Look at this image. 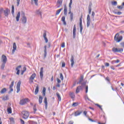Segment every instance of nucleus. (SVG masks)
<instances>
[{
  "label": "nucleus",
  "mask_w": 124,
  "mask_h": 124,
  "mask_svg": "<svg viewBox=\"0 0 124 124\" xmlns=\"http://www.w3.org/2000/svg\"><path fill=\"white\" fill-rule=\"evenodd\" d=\"M57 2H58L59 4H60V5H62V1H60V0H58V1H57Z\"/></svg>",
  "instance_id": "0e129e2a"
},
{
  "label": "nucleus",
  "mask_w": 124,
  "mask_h": 124,
  "mask_svg": "<svg viewBox=\"0 0 124 124\" xmlns=\"http://www.w3.org/2000/svg\"><path fill=\"white\" fill-rule=\"evenodd\" d=\"M106 80L107 81H108V82H110V78H109V77H107L106 78Z\"/></svg>",
  "instance_id": "4d7b16f0"
},
{
  "label": "nucleus",
  "mask_w": 124,
  "mask_h": 124,
  "mask_svg": "<svg viewBox=\"0 0 124 124\" xmlns=\"http://www.w3.org/2000/svg\"><path fill=\"white\" fill-rule=\"evenodd\" d=\"M44 103L45 104V108L47 109L48 107V103L47 102V97H45L44 99Z\"/></svg>",
  "instance_id": "412c9836"
},
{
  "label": "nucleus",
  "mask_w": 124,
  "mask_h": 124,
  "mask_svg": "<svg viewBox=\"0 0 124 124\" xmlns=\"http://www.w3.org/2000/svg\"><path fill=\"white\" fill-rule=\"evenodd\" d=\"M63 12L64 15H65V16H66V15H67V7L66 6V5H64Z\"/></svg>",
  "instance_id": "a211bd4d"
},
{
  "label": "nucleus",
  "mask_w": 124,
  "mask_h": 124,
  "mask_svg": "<svg viewBox=\"0 0 124 124\" xmlns=\"http://www.w3.org/2000/svg\"><path fill=\"white\" fill-rule=\"evenodd\" d=\"M10 121H11L12 123H14V118H11L10 119Z\"/></svg>",
  "instance_id": "6e6d98bb"
},
{
  "label": "nucleus",
  "mask_w": 124,
  "mask_h": 124,
  "mask_svg": "<svg viewBox=\"0 0 124 124\" xmlns=\"http://www.w3.org/2000/svg\"><path fill=\"white\" fill-rule=\"evenodd\" d=\"M35 77H36V74L35 73L31 75L29 78L30 84H32V83H33V80H34V78H35Z\"/></svg>",
  "instance_id": "423d86ee"
},
{
  "label": "nucleus",
  "mask_w": 124,
  "mask_h": 124,
  "mask_svg": "<svg viewBox=\"0 0 124 124\" xmlns=\"http://www.w3.org/2000/svg\"><path fill=\"white\" fill-rule=\"evenodd\" d=\"M43 100V97L41 96H39V104H41L42 103V100Z\"/></svg>",
  "instance_id": "c85d7f7f"
},
{
  "label": "nucleus",
  "mask_w": 124,
  "mask_h": 124,
  "mask_svg": "<svg viewBox=\"0 0 124 124\" xmlns=\"http://www.w3.org/2000/svg\"><path fill=\"white\" fill-rule=\"evenodd\" d=\"M1 62H2L3 63H2V65L1 66V69H4L5 66V64L7 62V58H6V57L4 55H2Z\"/></svg>",
  "instance_id": "f257e3e1"
},
{
  "label": "nucleus",
  "mask_w": 124,
  "mask_h": 124,
  "mask_svg": "<svg viewBox=\"0 0 124 124\" xmlns=\"http://www.w3.org/2000/svg\"><path fill=\"white\" fill-rule=\"evenodd\" d=\"M71 67H73V65H74V57H73V55H72L71 56Z\"/></svg>",
  "instance_id": "2eb2a0df"
},
{
  "label": "nucleus",
  "mask_w": 124,
  "mask_h": 124,
  "mask_svg": "<svg viewBox=\"0 0 124 124\" xmlns=\"http://www.w3.org/2000/svg\"><path fill=\"white\" fill-rule=\"evenodd\" d=\"M113 13H114V14H117V12H118V9H114L113 11Z\"/></svg>",
  "instance_id": "3c124183"
},
{
  "label": "nucleus",
  "mask_w": 124,
  "mask_h": 124,
  "mask_svg": "<svg viewBox=\"0 0 124 124\" xmlns=\"http://www.w3.org/2000/svg\"><path fill=\"white\" fill-rule=\"evenodd\" d=\"M105 66H107V67L109 66V63L108 62L105 63Z\"/></svg>",
  "instance_id": "69168bd1"
},
{
  "label": "nucleus",
  "mask_w": 124,
  "mask_h": 124,
  "mask_svg": "<svg viewBox=\"0 0 124 124\" xmlns=\"http://www.w3.org/2000/svg\"><path fill=\"white\" fill-rule=\"evenodd\" d=\"M62 9H63V8H61L60 9L56 11V15H59L60 14V13H61V11H62Z\"/></svg>",
  "instance_id": "c756f323"
},
{
  "label": "nucleus",
  "mask_w": 124,
  "mask_h": 124,
  "mask_svg": "<svg viewBox=\"0 0 124 124\" xmlns=\"http://www.w3.org/2000/svg\"><path fill=\"white\" fill-rule=\"evenodd\" d=\"M119 62H120V60H115V61H113L112 62H111V63H119Z\"/></svg>",
  "instance_id": "a19ab883"
},
{
  "label": "nucleus",
  "mask_w": 124,
  "mask_h": 124,
  "mask_svg": "<svg viewBox=\"0 0 124 124\" xmlns=\"http://www.w3.org/2000/svg\"><path fill=\"white\" fill-rule=\"evenodd\" d=\"M36 14H38V15H40L41 17L42 16V12H40L39 10H38L36 11Z\"/></svg>",
  "instance_id": "2f4dec72"
},
{
  "label": "nucleus",
  "mask_w": 124,
  "mask_h": 124,
  "mask_svg": "<svg viewBox=\"0 0 124 124\" xmlns=\"http://www.w3.org/2000/svg\"><path fill=\"white\" fill-rule=\"evenodd\" d=\"M21 67H22V66L19 65L16 68L17 75H19L20 74V68H21Z\"/></svg>",
  "instance_id": "4468645a"
},
{
  "label": "nucleus",
  "mask_w": 124,
  "mask_h": 124,
  "mask_svg": "<svg viewBox=\"0 0 124 124\" xmlns=\"http://www.w3.org/2000/svg\"><path fill=\"white\" fill-rule=\"evenodd\" d=\"M7 112L9 114H11L12 113V110H11V108H7Z\"/></svg>",
  "instance_id": "4c0bfd02"
},
{
  "label": "nucleus",
  "mask_w": 124,
  "mask_h": 124,
  "mask_svg": "<svg viewBox=\"0 0 124 124\" xmlns=\"http://www.w3.org/2000/svg\"><path fill=\"white\" fill-rule=\"evenodd\" d=\"M22 114L23 115V118L25 119V120L28 119V118H29V116H30L29 112L27 111H23L22 112Z\"/></svg>",
  "instance_id": "39448f33"
},
{
  "label": "nucleus",
  "mask_w": 124,
  "mask_h": 124,
  "mask_svg": "<svg viewBox=\"0 0 124 124\" xmlns=\"http://www.w3.org/2000/svg\"><path fill=\"white\" fill-rule=\"evenodd\" d=\"M62 21H65V16H62Z\"/></svg>",
  "instance_id": "680f3d73"
},
{
  "label": "nucleus",
  "mask_w": 124,
  "mask_h": 124,
  "mask_svg": "<svg viewBox=\"0 0 124 124\" xmlns=\"http://www.w3.org/2000/svg\"><path fill=\"white\" fill-rule=\"evenodd\" d=\"M40 76L41 80L43 79V67H41L40 72Z\"/></svg>",
  "instance_id": "dca6fc26"
},
{
  "label": "nucleus",
  "mask_w": 124,
  "mask_h": 124,
  "mask_svg": "<svg viewBox=\"0 0 124 124\" xmlns=\"http://www.w3.org/2000/svg\"><path fill=\"white\" fill-rule=\"evenodd\" d=\"M2 99L4 101H5V100H8V99H9V96L8 95H6V96H3Z\"/></svg>",
  "instance_id": "5701e85b"
},
{
  "label": "nucleus",
  "mask_w": 124,
  "mask_h": 124,
  "mask_svg": "<svg viewBox=\"0 0 124 124\" xmlns=\"http://www.w3.org/2000/svg\"><path fill=\"white\" fill-rule=\"evenodd\" d=\"M71 5H72V0H70V2L69 3V13H70L71 11Z\"/></svg>",
  "instance_id": "bb28decb"
},
{
  "label": "nucleus",
  "mask_w": 124,
  "mask_h": 124,
  "mask_svg": "<svg viewBox=\"0 0 124 124\" xmlns=\"http://www.w3.org/2000/svg\"><path fill=\"white\" fill-rule=\"evenodd\" d=\"M12 14L14 15V5L12 6Z\"/></svg>",
  "instance_id": "37998d69"
},
{
  "label": "nucleus",
  "mask_w": 124,
  "mask_h": 124,
  "mask_svg": "<svg viewBox=\"0 0 124 124\" xmlns=\"http://www.w3.org/2000/svg\"><path fill=\"white\" fill-rule=\"evenodd\" d=\"M33 109L34 110V113L35 114V112H36L37 109H36V104H34L33 107Z\"/></svg>",
  "instance_id": "e433bc0d"
},
{
  "label": "nucleus",
  "mask_w": 124,
  "mask_h": 124,
  "mask_svg": "<svg viewBox=\"0 0 124 124\" xmlns=\"http://www.w3.org/2000/svg\"><path fill=\"white\" fill-rule=\"evenodd\" d=\"M60 79H61L62 81H63V75H62V73H60Z\"/></svg>",
  "instance_id": "c03bdc74"
},
{
  "label": "nucleus",
  "mask_w": 124,
  "mask_h": 124,
  "mask_svg": "<svg viewBox=\"0 0 124 124\" xmlns=\"http://www.w3.org/2000/svg\"><path fill=\"white\" fill-rule=\"evenodd\" d=\"M120 45L122 46V47H123V48H124V42H122L120 43Z\"/></svg>",
  "instance_id": "13d9d810"
},
{
  "label": "nucleus",
  "mask_w": 124,
  "mask_h": 124,
  "mask_svg": "<svg viewBox=\"0 0 124 124\" xmlns=\"http://www.w3.org/2000/svg\"><path fill=\"white\" fill-rule=\"evenodd\" d=\"M3 13L4 15H5L6 17H7L8 15H9V9H6L5 10H4Z\"/></svg>",
  "instance_id": "ddd939ff"
},
{
  "label": "nucleus",
  "mask_w": 124,
  "mask_h": 124,
  "mask_svg": "<svg viewBox=\"0 0 124 124\" xmlns=\"http://www.w3.org/2000/svg\"><path fill=\"white\" fill-rule=\"evenodd\" d=\"M80 89H81V86H78L76 90V93H79V92H80Z\"/></svg>",
  "instance_id": "393cba45"
},
{
  "label": "nucleus",
  "mask_w": 124,
  "mask_h": 124,
  "mask_svg": "<svg viewBox=\"0 0 124 124\" xmlns=\"http://www.w3.org/2000/svg\"><path fill=\"white\" fill-rule=\"evenodd\" d=\"M21 86V81H19L16 85V92L18 93L20 92V87Z\"/></svg>",
  "instance_id": "9b49d317"
},
{
  "label": "nucleus",
  "mask_w": 124,
  "mask_h": 124,
  "mask_svg": "<svg viewBox=\"0 0 124 124\" xmlns=\"http://www.w3.org/2000/svg\"><path fill=\"white\" fill-rule=\"evenodd\" d=\"M116 14H117V15H121V14H122V12H118L116 13Z\"/></svg>",
  "instance_id": "774afa93"
},
{
  "label": "nucleus",
  "mask_w": 124,
  "mask_h": 124,
  "mask_svg": "<svg viewBox=\"0 0 124 124\" xmlns=\"http://www.w3.org/2000/svg\"><path fill=\"white\" fill-rule=\"evenodd\" d=\"M44 48H45V50H44V59H45L47 56V46H44Z\"/></svg>",
  "instance_id": "6ab92c4d"
},
{
  "label": "nucleus",
  "mask_w": 124,
  "mask_h": 124,
  "mask_svg": "<svg viewBox=\"0 0 124 124\" xmlns=\"http://www.w3.org/2000/svg\"><path fill=\"white\" fill-rule=\"evenodd\" d=\"M114 40L117 43L121 42L123 40V36H120V34L116 33L114 36Z\"/></svg>",
  "instance_id": "f03ea898"
},
{
  "label": "nucleus",
  "mask_w": 124,
  "mask_h": 124,
  "mask_svg": "<svg viewBox=\"0 0 124 124\" xmlns=\"http://www.w3.org/2000/svg\"><path fill=\"white\" fill-rule=\"evenodd\" d=\"M81 86L82 87H84V86H86V82L81 83Z\"/></svg>",
  "instance_id": "338daca9"
},
{
  "label": "nucleus",
  "mask_w": 124,
  "mask_h": 124,
  "mask_svg": "<svg viewBox=\"0 0 124 124\" xmlns=\"http://www.w3.org/2000/svg\"><path fill=\"white\" fill-rule=\"evenodd\" d=\"M61 47H62V48H64V47H65L64 43H62V45H61Z\"/></svg>",
  "instance_id": "864d4df0"
},
{
  "label": "nucleus",
  "mask_w": 124,
  "mask_h": 124,
  "mask_svg": "<svg viewBox=\"0 0 124 124\" xmlns=\"http://www.w3.org/2000/svg\"><path fill=\"white\" fill-rule=\"evenodd\" d=\"M112 52L113 53H122V52H123L124 49L122 48H116V47H113L112 49Z\"/></svg>",
  "instance_id": "7ed1b4c3"
},
{
  "label": "nucleus",
  "mask_w": 124,
  "mask_h": 124,
  "mask_svg": "<svg viewBox=\"0 0 124 124\" xmlns=\"http://www.w3.org/2000/svg\"><path fill=\"white\" fill-rule=\"evenodd\" d=\"M90 25H91V17L89 15H87V27L89 28L90 27Z\"/></svg>",
  "instance_id": "6e6552de"
},
{
  "label": "nucleus",
  "mask_w": 124,
  "mask_h": 124,
  "mask_svg": "<svg viewBox=\"0 0 124 124\" xmlns=\"http://www.w3.org/2000/svg\"><path fill=\"white\" fill-rule=\"evenodd\" d=\"M73 38L75 39L76 37V25H74L73 30Z\"/></svg>",
  "instance_id": "9d476101"
},
{
  "label": "nucleus",
  "mask_w": 124,
  "mask_h": 124,
  "mask_svg": "<svg viewBox=\"0 0 124 124\" xmlns=\"http://www.w3.org/2000/svg\"><path fill=\"white\" fill-rule=\"evenodd\" d=\"M13 49L16 50L17 46H16V43H14L13 46Z\"/></svg>",
  "instance_id": "79ce46f5"
},
{
  "label": "nucleus",
  "mask_w": 124,
  "mask_h": 124,
  "mask_svg": "<svg viewBox=\"0 0 124 124\" xmlns=\"http://www.w3.org/2000/svg\"><path fill=\"white\" fill-rule=\"evenodd\" d=\"M61 82V79H60L59 78H57L58 84H60Z\"/></svg>",
  "instance_id": "e2e57ef3"
},
{
  "label": "nucleus",
  "mask_w": 124,
  "mask_h": 124,
  "mask_svg": "<svg viewBox=\"0 0 124 124\" xmlns=\"http://www.w3.org/2000/svg\"><path fill=\"white\" fill-rule=\"evenodd\" d=\"M14 86V81H13L11 82V84L10 85L9 89H10V91L9 92V93H10L13 91V88H12V87Z\"/></svg>",
  "instance_id": "f8f14e48"
},
{
  "label": "nucleus",
  "mask_w": 124,
  "mask_h": 124,
  "mask_svg": "<svg viewBox=\"0 0 124 124\" xmlns=\"http://www.w3.org/2000/svg\"><path fill=\"white\" fill-rule=\"evenodd\" d=\"M20 0H16V1H17V2H16L17 6H19V4H20Z\"/></svg>",
  "instance_id": "603ef678"
},
{
  "label": "nucleus",
  "mask_w": 124,
  "mask_h": 124,
  "mask_svg": "<svg viewBox=\"0 0 124 124\" xmlns=\"http://www.w3.org/2000/svg\"><path fill=\"white\" fill-rule=\"evenodd\" d=\"M84 80V76H81L79 78V81L77 84H81Z\"/></svg>",
  "instance_id": "b1692460"
},
{
  "label": "nucleus",
  "mask_w": 124,
  "mask_h": 124,
  "mask_svg": "<svg viewBox=\"0 0 124 124\" xmlns=\"http://www.w3.org/2000/svg\"><path fill=\"white\" fill-rule=\"evenodd\" d=\"M30 124H37V122L32 121H29Z\"/></svg>",
  "instance_id": "ea45409f"
},
{
  "label": "nucleus",
  "mask_w": 124,
  "mask_h": 124,
  "mask_svg": "<svg viewBox=\"0 0 124 124\" xmlns=\"http://www.w3.org/2000/svg\"><path fill=\"white\" fill-rule=\"evenodd\" d=\"M27 102H29V99H23L19 102L20 105H25Z\"/></svg>",
  "instance_id": "0eeeda50"
},
{
  "label": "nucleus",
  "mask_w": 124,
  "mask_h": 124,
  "mask_svg": "<svg viewBox=\"0 0 124 124\" xmlns=\"http://www.w3.org/2000/svg\"><path fill=\"white\" fill-rule=\"evenodd\" d=\"M21 22L23 24H26L27 23V17L25 16V13L23 12L21 14Z\"/></svg>",
  "instance_id": "20e7f679"
},
{
  "label": "nucleus",
  "mask_w": 124,
  "mask_h": 124,
  "mask_svg": "<svg viewBox=\"0 0 124 124\" xmlns=\"http://www.w3.org/2000/svg\"><path fill=\"white\" fill-rule=\"evenodd\" d=\"M81 114H82V111H77L75 113V116L77 117V116H79Z\"/></svg>",
  "instance_id": "cd10ccee"
},
{
  "label": "nucleus",
  "mask_w": 124,
  "mask_h": 124,
  "mask_svg": "<svg viewBox=\"0 0 124 124\" xmlns=\"http://www.w3.org/2000/svg\"><path fill=\"white\" fill-rule=\"evenodd\" d=\"M6 92V88L2 89L0 92V93H4Z\"/></svg>",
  "instance_id": "f704fd0d"
},
{
  "label": "nucleus",
  "mask_w": 124,
  "mask_h": 124,
  "mask_svg": "<svg viewBox=\"0 0 124 124\" xmlns=\"http://www.w3.org/2000/svg\"><path fill=\"white\" fill-rule=\"evenodd\" d=\"M27 70V68H26V67H23V70L21 71V75H23L24 73V72H25V71Z\"/></svg>",
  "instance_id": "72a5a7b5"
},
{
  "label": "nucleus",
  "mask_w": 124,
  "mask_h": 124,
  "mask_svg": "<svg viewBox=\"0 0 124 124\" xmlns=\"http://www.w3.org/2000/svg\"><path fill=\"white\" fill-rule=\"evenodd\" d=\"M72 106H74V107H76V106H78V103H74L72 104Z\"/></svg>",
  "instance_id": "49530a36"
},
{
  "label": "nucleus",
  "mask_w": 124,
  "mask_h": 124,
  "mask_svg": "<svg viewBox=\"0 0 124 124\" xmlns=\"http://www.w3.org/2000/svg\"><path fill=\"white\" fill-rule=\"evenodd\" d=\"M44 38V39H45V40L46 41V43H48V39L47 38V37H45Z\"/></svg>",
  "instance_id": "052dcab7"
},
{
  "label": "nucleus",
  "mask_w": 124,
  "mask_h": 124,
  "mask_svg": "<svg viewBox=\"0 0 124 124\" xmlns=\"http://www.w3.org/2000/svg\"><path fill=\"white\" fill-rule=\"evenodd\" d=\"M89 14H91L92 12V3H90L88 7Z\"/></svg>",
  "instance_id": "a878e982"
},
{
  "label": "nucleus",
  "mask_w": 124,
  "mask_h": 124,
  "mask_svg": "<svg viewBox=\"0 0 124 124\" xmlns=\"http://www.w3.org/2000/svg\"><path fill=\"white\" fill-rule=\"evenodd\" d=\"M72 7H71V12L70 13L69 12V13L68 14H71L70 15V20L71 21H72L73 20V13H71V9H72Z\"/></svg>",
  "instance_id": "aec40b11"
},
{
  "label": "nucleus",
  "mask_w": 124,
  "mask_h": 124,
  "mask_svg": "<svg viewBox=\"0 0 124 124\" xmlns=\"http://www.w3.org/2000/svg\"><path fill=\"white\" fill-rule=\"evenodd\" d=\"M46 35H47V34L46 33V31H44V33H43V36L44 38H45V37H46Z\"/></svg>",
  "instance_id": "de8ad7c7"
},
{
  "label": "nucleus",
  "mask_w": 124,
  "mask_h": 124,
  "mask_svg": "<svg viewBox=\"0 0 124 124\" xmlns=\"http://www.w3.org/2000/svg\"><path fill=\"white\" fill-rule=\"evenodd\" d=\"M20 16H21V13L20 12H18L16 17V22H19V20L20 19Z\"/></svg>",
  "instance_id": "f3484780"
},
{
  "label": "nucleus",
  "mask_w": 124,
  "mask_h": 124,
  "mask_svg": "<svg viewBox=\"0 0 124 124\" xmlns=\"http://www.w3.org/2000/svg\"><path fill=\"white\" fill-rule=\"evenodd\" d=\"M20 122L21 124H25V121L23 119H20Z\"/></svg>",
  "instance_id": "bf43d9fd"
},
{
  "label": "nucleus",
  "mask_w": 124,
  "mask_h": 124,
  "mask_svg": "<svg viewBox=\"0 0 124 124\" xmlns=\"http://www.w3.org/2000/svg\"><path fill=\"white\" fill-rule=\"evenodd\" d=\"M79 28L80 32L82 34V31H83V25L82 24V17L79 19Z\"/></svg>",
  "instance_id": "1a4fd4ad"
},
{
  "label": "nucleus",
  "mask_w": 124,
  "mask_h": 124,
  "mask_svg": "<svg viewBox=\"0 0 124 124\" xmlns=\"http://www.w3.org/2000/svg\"><path fill=\"white\" fill-rule=\"evenodd\" d=\"M62 67H65V62H62Z\"/></svg>",
  "instance_id": "5fc2aeb1"
},
{
  "label": "nucleus",
  "mask_w": 124,
  "mask_h": 124,
  "mask_svg": "<svg viewBox=\"0 0 124 124\" xmlns=\"http://www.w3.org/2000/svg\"><path fill=\"white\" fill-rule=\"evenodd\" d=\"M3 12H4L3 8H1L0 9V18H1V15L2 14V13H3Z\"/></svg>",
  "instance_id": "c9c22d12"
},
{
  "label": "nucleus",
  "mask_w": 124,
  "mask_h": 124,
  "mask_svg": "<svg viewBox=\"0 0 124 124\" xmlns=\"http://www.w3.org/2000/svg\"><path fill=\"white\" fill-rule=\"evenodd\" d=\"M34 1V3L35 4V5H38V3L37 2H38V0H33Z\"/></svg>",
  "instance_id": "8fccbe9b"
},
{
  "label": "nucleus",
  "mask_w": 124,
  "mask_h": 124,
  "mask_svg": "<svg viewBox=\"0 0 124 124\" xmlns=\"http://www.w3.org/2000/svg\"><path fill=\"white\" fill-rule=\"evenodd\" d=\"M56 95L58 98L59 101H61V100H62V98L61 97V95H60V94L57 93H56Z\"/></svg>",
  "instance_id": "7c9ffc66"
},
{
  "label": "nucleus",
  "mask_w": 124,
  "mask_h": 124,
  "mask_svg": "<svg viewBox=\"0 0 124 124\" xmlns=\"http://www.w3.org/2000/svg\"><path fill=\"white\" fill-rule=\"evenodd\" d=\"M96 106H97V107H99V108H100V110H101V111H102L103 110V109L102 108V106H100L99 105H98V104H95Z\"/></svg>",
  "instance_id": "58836bf2"
},
{
  "label": "nucleus",
  "mask_w": 124,
  "mask_h": 124,
  "mask_svg": "<svg viewBox=\"0 0 124 124\" xmlns=\"http://www.w3.org/2000/svg\"><path fill=\"white\" fill-rule=\"evenodd\" d=\"M118 4L117 2V1H112L111 2V4L112 5H117V4Z\"/></svg>",
  "instance_id": "a18cd8bd"
},
{
  "label": "nucleus",
  "mask_w": 124,
  "mask_h": 124,
  "mask_svg": "<svg viewBox=\"0 0 124 124\" xmlns=\"http://www.w3.org/2000/svg\"><path fill=\"white\" fill-rule=\"evenodd\" d=\"M117 7L118 8V9H123V8H124V6L122 5L118 6Z\"/></svg>",
  "instance_id": "09e8293b"
},
{
  "label": "nucleus",
  "mask_w": 124,
  "mask_h": 124,
  "mask_svg": "<svg viewBox=\"0 0 124 124\" xmlns=\"http://www.w3.org/2000/svg\"><path fill=\"white\" fill-rule=\"evenodd\" d=\"M70 96L71 97V98H75V94L73 93H70Z\"/></svg>",
  "instance_id": "473e14b6"
},
{
  "label": "nucleus",
  "mask_w": 124,
  "mask_h": 124,
  "mask_svg": "<svg viewBox=\"0 0 124 124\" xmlns=\"http://www.w3.org/2000/svg\"><path fill=\"white\" fill-rule=\"evenodd\" d=\"M39 91V87L38 85H37L35 90L34 94L35 95L37 94L38 93V92Z\"/></svg>",
  "instance_id": "4be33fe9"
}]
</instances>
